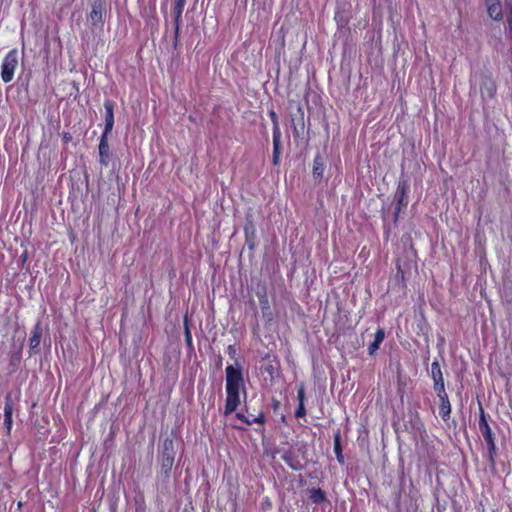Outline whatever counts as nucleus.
<instances>
[{"instance_id":"0eeeda50","label":"nucleus","mask_w":512,"mask_h":512,"mask_svg":"<svg viewBox=\"0 0 512 512\" xmlns=\"http://www.w3.org/2000/svg\"><path fill=\"white\" fill-rule=\"evenodd\" d=\"M395 197L397 199V206L394 213V220L397 221L401 209L408 205V185L406 182H402L398 185Z\"/></svg>"},{"instance_id":"b1692460","label":"nucleus","mask_w":512,"mask_h":512,"mask_svg":"<svg viewBox=\"0 0 512 512\" xmlns=\"http://www.w3.org/2000/svg\"><path fill=\"white\" fill-rule=\"evenodd\" d=\"M306 415V410L304 407V403H298V407L295 411V417L296 418H302Z\"/></svg>"},{"instance_id":"6ab92c4d","label":"nucleus","mask_w":512,"mask_h":512,"mask_svg":"<svg viewBox=\"0 0 512 512\" xmlns=\"http://www.w3.org/2000/svg\"><path fill=\"white\" fill-rule=\"evenodd\" d=\"M333 446H334V452L336 454V458H337V461L340 463V464H344L345 460H344V455L342 453V446H341V437H340V433L337 432L335 435H334V441H333Z\"/></svg>"},{"instance_id":"20e7f679","label":"nucleus","mask_w":512,"mask_h":512,"mask_svg":"<svg viewBox=\"0 0 512 512\" xmlns=\"http://www.w3.org/2000/svg\"><path fill=\"white\" fill-rule=\"evenodd\" d=\"M105 12L106 8L102 0H96L93 2L91 12L88 15V21L94 29H102Z\"/></svg>"},{"instance_id":"cd10ccee","label":"nucleus","mask_w":512,"mask_h":512,"mask_svg":"<svg viewBox=\"0 0 512 512\" xmlns=\"http://www.w3.org/2000/svg\"><path fill=\"white\" fill-rule=\"evenodd\" d=\"M507 22H508V27H509V35L512 38V10H511L510 15L508 16Z\"/></svg>"},{"instance_id":"f3484780","label":"nucleus","mask_w":512,"mask_h":512,"mask_svg":"<svg viewBox=\"0 0 512 512\" xmlns=\"http://www.w3.org/2000/svg\"><path fill=\"white\" fill-rule=\"evenodd\" d=\"M431 377H432L433 383H434L433 388L445 385L441 367L437 361H434L431 364Z\"/></svg>"},{"instance_id":"6e6552de","label":"nucleus","mask_w":512,"mask_h":512,"mask_svg":"<svg viewBox=\"0 0 512 512\" xmlns=\"http://www.w3.org/2000/svg\"><path fill=\"white\" fill-rule=\"evenodd\" d=\"M185 3H186V0H175L173 9H172L174 25H175V27H174V39H175L174 45L175 46L177 45V42H178V36H179V30H180V19H181L182 12L184 10Z\"/></svg>"},{"instance_id":"5701e85b","label":"nucleus","mask_w":512,"mask_h":512,"mask_svg":"<svg viewBox=\"0 0 512 512\" xmlns=\"http://www.w3.org/2000/svg\"><path fill=\"white\" fill-rule=\"evenodd\" d=\"M269 115H270L271 121L273 123V135H275L276 131H277V135H281L280 127L278 124L277 114L274 111H270Z\"/></svg>"},{"instance_id":"a211bd4d","label":"nucleus","mask_w":512,"mask_h":512,"mask_svg":"<svg viewBox=\"0 0 512 512\" xmlns=\"http://www.w3.org/2000/svg\"><path fill=\"white\" fill-rule=\"evenodd\" d=\"M384 337V330L378 329L375 333L374 341L368 347V352L370 355H373L379 349V346L383 342Z\"/></svg>"},{"instance_id":"f257e3e1","label":"nucleus","mask_w":512,"mask_h":512,"mask_svg":"<svg viewBox=\"0 0 512 512\" xmlns=\"http://www.w3.org/2000/svg\"><path fill=\"white\" fill-rule=\"evenodd\" d=\"M17 66L18 52L16 49H12L5 55L1 64V79L4 83H9L13 80Z\"/></svg>"},{"instance_id":"ddd939ff","label":"nucleus","mask_w":512,"mask_h":512,"mask_svg":"<svg viewBox=\"0 0 512 512\" xmlns=\"http://www.w3.org/2000/svg\"><path fill=\"white\" fill-rule=\"evenodd\" d=\"M485 2L489 16L496 21L502 19L503 12L500 0H485Z\"/></svg>"},{"instance_id":"1a4fd4ad","label":"nucleus","mask_w":512,"mask_h":512,"mask_svg":"<svg viewBox=\"0 0 512 512\" xmlns=\"http://www.w3.org/2000/svg\"><path fill=\"white\" fill-rule=\"evenodd\" d=\"M105 108V129L103 134L109 135L114 126V102L111 100H106L104 102Z\"/></svg>"},{"instance_id":"2eb2a0df","label":"nucleus","mask_w":512,"mask_h":512,"mask_svg":"<svg viewBox=\"0 0 512 512\" xmlns=\"http://www.w3.org/2000/svg\"><path fill=\"white\" fill-rule=\"evenodd\" d=\"M283 461L293 470L303 469L304 465L292 451H287L282 455Z\"/></svg>"},{"instance_id":"9b49d317","label":"nucleus","mask_w":512,"mask_h":512,"mask_svg":"<svg viewBox=\"0 0 512 512\" xmlns=\"http://www.w3.org/2000/svg\"><path fill=\"white\" fill-rule=\"evenodd\" d=\"M13 399L11 394H7L5 397V405H4V425L7 430V434H10L13 423Z\"/></svg>"},{"instance_id":"a878e982","label":"nucleus","mask_w":512,"mask_h":512,"mask_svg":"<svg viewBox=\"0 0 512 512\" xmlns=\"http://www.w3.org/2000/svg\"><path fill=\"white\" fill-rule=\"evenodd\" d=\"M185 341L187 343L188 346H192V336H191V332L187 326V324L185 323Z\"/></svg>"},{"instance_id":"f8f14e48","label":"nucleus","mask_w":512,"mask_h":512,"mask_svg":"<svg viewBox=\"0 0 512 512\" xmlns=\"http://www.w3.org/2000/svg\"><path fill=\"white\" fill-rule=\"evenodd\" d=\"M99 161L101 165L108 166L110 160V148L108 144V135L102 134L99 143Z\"/></svg>"},{"instance_id":"9d476101","label":"nucleus","mask_w":512,"mask_h":512,"mask_svg":"<svg viewBox=\"0 0 512 512\" xmlns=\"http://www.w3.org/2000/svg\"><path fill=\"white\" fill-rule=\"evenodd\" d=\"M226 395L224 413L228 415L234 412L240 404V391L226 390Z\"/></svg>"},{"instance_id":"c756f323","label":"nucleus","mask_w":512,"mask_h":512,"mask_svg":"<svg viewBox=\"0 0 512 512\" xmlns=\"http://www.w3.org/2000/svg\"><path fill=\"white\" fill-rule=\"evenodd\" d=\"M487 92H488V95H489L490 97H492V96L494 95V93H495V89H494V87H493V86L489 87V88L487 89Z\"/></svg>"},{"instance_id":"4be33fe9","label":"nucleus","mask_w":512,"mask_h":512,"mask_svg":"<svg viewBox=\"0 0 512 512\" xmlns=\"http://www.w3.org/2000/svg\"><path fill=\"white\" fill-rule=\"evenodd\" d=\"M309 499L313 503L319 504L326 500V496H325L324 491H322L321 489H311L309 491Z\"/></svg>"},{"instance_id":"423d86ee","label":"nucleus","mask_w":512,"mask_h":512,"mask_svg":"<svg viewBox=\"0 0 512 512\" xmlns=\"http://www.w3.org/2000/svg\"><path fill=\"white\" fill-rule=\"evenodd\" d=\"M479 410H480L479 430H480L481 434L483 435V437L487 443L488 449L491 453L495 450V442H494L493 434H492L491 428L486 420L485 413H484L482 406H480Z\"/></svg>"},{"instance_id":"aec40b11","label":"nucleus","mask_w":512,"mask_h":512,"mask_svg":"<svg viewBox=\"0 0 512 512\" xmlns=\"http://www.w3.org/2000/svg\"><path fill=\"white\" fill-rule=\"evenodd\" d=\"M236 417L239 420H241L244 423H246L247 425H251L253 423H259V424H263L264 423V415H263V413H259V415L256 416V417H248V416H245L242 413H237Z\"/></svg>"},{"instance_id":"bb28decb","label":"nucleus","mask_w":512,"mask_h":512,"mask_svg":"<svg viewBox=\"0 0 512 512\" xmlns=\"http://www.w3.org/2000/svg\"><path fill=\"white\" fill-rule=\"evenodd\" d=\"M260 304H261L262 308L268 307V300H267V297L265 294L260 297Z\"/></svg>"},{"instance_id":"7ed1b4c3","label":"nucleus","mask_w":512,"mask_h":512,"mask_svg":"<svg viewBox=\"0 0 512 512\" xmlns=\"http://www.w3.org/2000/svg\"><path fill=\"white\" fill-rule=\"evenodd\" d=\"M243 384L244 380L241 369L228 365L226 367V390L240 391Z\"/></svg>"},{"instance_id":"412c9836","label":"nucleus","mask_w":512,"mask_h":512,"mask_svg":"<svg viewBox=\"0 0 512 512\" xmlns=\"http://www.w3.org/2000/svg\"><path fill=\"white\" fill-rule=\"evenodd\" d=\"M280 145H281V135H277V132H276L275 135H273V163L275 165H277L279 162Z\"/></svg>"},{"instance_id":"c85d7f7f","label":"nucleus","mask_w":512,"mask_h":512,"mask_svg":"<svg viewBox=\"0 0 512 512\" xmlns=\"http://www.w3.org/2000/svg\"><path fill=\"white\" fill-rule=\"evenodd\" d=\"M227 353L229 356L234 357L236 355V349L233 345H229L227 348Z\"/></svg>"},{"instance_id":"f03ea898","label":"nucleus","mask_w":512,"mask_h":512,"mask_svg":"<svg viewBox=\"0 0 512 512\" xmlns=\"http://www.w3.org/2000/svg\"><path fill=\"white\" fill-rule=\"evenodd\" d=\"M175 450L172 439L166 438L163 442V451L161 456V473L169 477L174 464Z\"/></svg>"},{"instance_id":"4468645a","label":"nucleus","mask_w":512,"mask_h":512,"mask_svg":"<svg viewBox=\"0 0 512 512\" xmlns=\"http://www.w3.org/2000/svg\"><path fill=\"white\" fill-rule=\"evenodd\" d=\"M324 170H325V165H324L323 157L318 153L315 155L314 160H313V170H312L313 178L315 180L321 181L324 176Z\"/></svg>"},{"instance_id":"39448f33","label":"nucleus","mask_w":512,"mask_h":512,"mask_svg":"<svg viewBox=\"0 0 512 512\" xmlns=\"http://www.w3.org/2000/svg\"><path fill=\"white\" fill-rule=\"evenodd\" d=\"M434 391L436 392L439 400V415L444 421H447L450 418L451 414V404L448 398V394L445 390V385L440 387H435Z\"/></svg>"},{"instance_id":"7c9ffc66","label":"nucleus","mask_w":512,"mask_h":512,"mask_svg":"<svg viewBox=\"0 0 512 512\" xmlns=\"http://www.w3.org/2000/svg\"><path fill=\"white\" fill-rule=\"evenodd\" d=\"M272 369H273V367H272V366H270L269 368H267V371L271 372V371H272Z\"/></svg>"},{"instance_id":"393cba45","label":"nucleus","mask_w":512,"mask_h":512,"mask_svg":"<svg viewBox=\"0 0 512 512\" xmlns=\"http://www.w3.org/2000/svg\"><path fill=\"white\" fill-rule=\"evenodd\" d=\"M297 400H298V403H304L305 389H304L303 385H300V387L297 390Z\"/></svg>"},{"instance_id":"dca6fc26","label":"nucleus","mask_w":512,"mask_h":512,"mask_svg":"<svg viewBox=\"0 0 512 512\" xmlns=\"http://www.w3.org/2000/svg\"><path fill=\"white\" fill-rule=\"evenodd\" d=\"M42 332H43V329H42L41 323L37 322L35 324L33 330H32V335H31L30 340H29L30 348L34 352L37 351V349H38V347L40 345V341H41V337H42Z\"/></svg>"}]
</instances>
